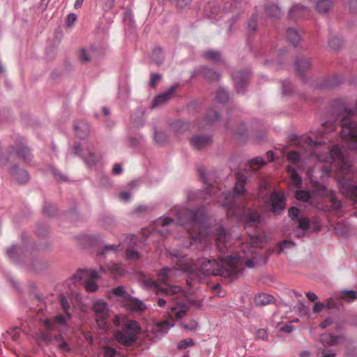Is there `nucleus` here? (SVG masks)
Wrapping results in <instances>:
<instances>
[{
	"label": "nucleus",
	"mask_w": 357,
	"mask_h": 357,
	"mask_svg": "<svg viewBox=\"0 0 357 357\" xmlns=\"http://www.w3.org/2000/svg\"><path fill=\"white\" fill-rule=\"evenodd\" d=\"M43 212L48 217L56 218L58 215V208L56 206L52 205L50 203H48L45 200Z\"/></svg>",
	"instance_id": "nucleus-44"
},
{
	"label": "nucleus",
	"mask_w": 357,
	"mask_h": 357,
	"mask_svg": "<svg viewBox=\"0 0 357 357\" xmlns=\"http://www.w3.org/2000/svg\"><path fill=\"white\" fill-rule=\"evenodd\" d=\"M296 199L302 202H308L311 198V191L305 190H298L295 193Z\"/></svg>",
	"instance_id": "nucleus-54"
},
{
	"label": "nucleus",
	"mask_w": 357,
	"mask_h": 357,
	"mask_svg": "<svg viewBox=\"0 0 357 357\" xmlns=\"http://www.w3.org/2000/svg\"><path fill=\"white\" fill-rule=\"evenodd\" d=\"M98 49L91 45L89 48H83L80 51L79 60L82 63H86L90 60L91 56H93Z\"/></svg>",
	"instance_id": "nucleus-36"
},
{
	"label": "nucleus",
	"mask_w": 357,
	"mask_h": 357,
	"mask_svg": "<svg viewBox=\"0 0 357 357\" xmlns=\"http://www.w3.org/2000/svg\"><path fill=\"white\" fill-rule=\"evenodd\" d=\"M114 295L122 298L124 301H128L132 298L123 286H118L112 290Z\"/></svg>",
	"instance_id": "nucleus-47"
},
{
	"label": "nucleus",
	"mask_w": 357,
	"mask_h": 357,
	"mask_svg": "<svg viewBox=\"0 0 357 357\" xmlns=\"http://www.w3.org/2000/svg\"><path fill=\"white\" fill-rule=\"evenodd\" d=\"M174 133L181 137L183 134L190 130V123L183 120H177L169 124Z\"/></svg>",
	"instance_id": "nucleus-23"
},
{
	"label": "nucleus",
	"mask_w": 357,
	"mask_h": 357,
	"mask_svg": "<svg viewBox=\"0 0 357 357\" xmlns=\"http://www.w3.org/2000/svg\"><path fill=\"white\" fill-rule=\"evenodd\" d=\"M100 278L96 269H82L79 268L77 272L70 278L72 284H75L78 281L84 280L88 278L99 279Z\"/></svg>",
	"instance_id": "nucleus-15"
},
{
	"label": "nucleus",
	"mask_w": 357,
	"mask_h": 357,
	"mask_svg": "<svg viewBox=\"0 0 357 357\" xmlns=\"http://www.w3.org/2000/svg\"><path fill=\"white\" fill-rule=\"evenodd\" d=\"M286 37L287 41L295 47H298L301 39L298 31L293 27H289L287 29Z\"/></svg>",
	"instance_id": "nucleus-34"
},
{
	"label": "nucleus",
	"mask_w": 357,
	"mask_h": 357,
	"mask_svg": "<svg viewBox=\"0 0 357 357\" xmlns=\"http://www.w3.org/2000/svg\"><path fill=\"white\" fill-rule=\"evenodd\" d=\"M20 240L22 244L21 247L17 248L16 244H13L6 250L7 256L15 264L21 262L20 256L22 254L43 249L40 246H38L34 240L29 238L26 232L23 231L21 234ZM49 246L50 245L45 246L43 249H47Z\"/></svg>",
	"instance_id": "nucleus-4"
},
{
	"label": "nucleus",
	"mask_w": 357,
	"mask_h": 357,
	"mask_svg": "<svg viewBox=\"0 0 357 357\" xmlns=\"http://www.w3.org/2000/svg\"><path fill=\"white\" fill-rule=\"evenodd\" d=\"M296 243L294 241L284 239L278 243L279 253L283 252L285 249L294 248Z\"/></svg>",
	"instance_id": "nucleus-56"
},
{
	"label": "nucleus",
	"mask_w": 357,
	"mask_h": 357,
	"mask_svg": "<svg viewBox=\"0 0 357 357\" xmlns=\"http://www.w3.org/2000/svg\"><path fill=\"white\" fill-rule=\"evenodd\" d=\"M300 208L296 206H291L288 210V215L292 220H297L300 217Z\"/></svg>",
	"instance_id": "nucleus-63"
},
{
	"label": "nucleus",
	"mask_w": 357,
	"mask_h": 357,
	"mask_svg": "<svg viewBox=\"0 0 357 357\" xmlns=\"http://www.w3.org/2000/svg\"><path fill=\"white\" fill-rule=\"evenodd\" d=\"M213 136L208 134L193 135L189 138L191 146L197 151L207 148L213 144Z\"/></svg>",
	"instance_id": "nucleus-12"
},
{
	"label": "nucleus",
	"mask_w": 357,
	"mask_h": 357,
	"mask_svg": "<svg viewBox=\"0 0 357 357\" xmlns=\"http://www.w3.org/2000/svg\"><path fill=\"white\" fill-rule=\"evenodd\" d=\"M221 115L215 107L208 108L206 113V119L208 123L213 124L220 121Z\"/></svg>",
	"instance_id": "nucleus-38"
},
{
	"label": "nucleus",
	"mask_w": 357,
	"mask_h": 357,
	"mask_svg": "<svg viewBox=\"0 0 357 357\" xmlns=\"http://www.w3.org/2000/svg\"><path fill=\"white\" fill-rule=\"evenodd\" d=\"M287 196L282 190H273L268 196V199H264L266 206L270 204V211L275 215H280L286 208Z\"/></svg>",
	"instance_id": "nucleus-5"
},
{
	"label": "nucleus",
	"mask_w": 357,
	"mask_h": 357,
	"mask_svg": "<svg viewBox=\"0 0 357 357\" xmlns=\"http://www.w3.org/2000/svg\"><path fill=\"white\" fill-rule=\"evenodd\" d=\"M195 345V341L192 338H185L181 340L177 344V349L178 350H184L188 347Z\"/></svg>",
	"instance_id": "nucleus-55"
},
{
	"label": "nucleus",
	"mask_w": 357,
	"mask_h": 357,
	"mask_svg": "<svg viewBox=\"0 0 357 357\" xmlns=\"http://www.w3.org/2000/svg\"><path fill=\"white\" fill-rule=\"evenodd\" d=\"M258 27V14L253 13L248 22L247 30L249 35L254 33Z\"/></svg>",
	"instance_id": "nucleus-45"
},
{
	"label": "nucleus",
	"mask_w": 357,
	"mask_h": 357,
	"mask_svg": "<svg viewBox=\"0 0 357 357\" xmlns=\"http://www.w3.org/2000/svg\"><path fill=\"white\" fill-rule=\"evenodd\" d=\"M49 232V227L45 223H40L38 225L36 229V235L38 237H44L47 235Z\"/></svg>",
	"instance_id": "nucleus-59"
},
{
	"label": "nucleus",
	"mask_w": 357,
	"mask_h": 357,
	"mask_svg": "<svg viewBox=\"0 0 357 357\" xmlns=\"http://www.w3.org/2000/svg\"><path fill=\"white\" fill-rule=\"evenodd\" d=\"M39 340L48 344L53 340V335L50 331L43 332L39 335Z\"/></svg>",
	"instance_id": "nucleus-62"
},
{
	"label": "nucleus",
	"mask_w": 357,
	"mask_h": 357,
	"mask_svg": "<svg viewBox=\"0 0 357 357\" xmlns=\"http://www.w3.org/2000/svg\"><path fill=\"white\" fill-rule=\"evenodd\" d=\"M331 158L338 165V173L342 175L348 174L351 169V162L344 157L342 150L337 145L333 146L330 150Z\"/></svg>",
	"instance_id": "nucleus-8"
},
{
	"label": "nucleus",
	"mask_w": 357,
	"mask_h": 357,
	"mask_svg": "<svg viewBox=\"0 0 357 357\" xmlns=\"http://www.w3.org/2000/svg\"><path fill=\"white\" fill-rule=\"evenodd\" d=\"M202 56L206 61L213 62H221L222 61V54L220 51L214 49H208L204 51L202 54Z\"/></svg>",
	"instance_id": "nucleus-33"
},
{
	"label": "nucleus",
	"mask_w": 357,
	"mask_h": 357,
	"mask_svg": "<svg viewBox=\"0 0 357 357\" xmlns=\"http://www.w3.org/2000/svg\"><path fill=\"white\" fill-rule=\"evenodd\" d=\"M180 84L178 82L174 83L167 91L156 95L152 101V107H156L167 102L173 97L175 93V90L178 88Z\"/></svg>",
	"instance_id": "nucleus-14"
},
{
	"label": "nucleus",
	"mask_w": 357,
	"mask_h": 357,
	"mask_svg": "<svg viewBox=\"0 0 357 357\" xmlns=\"http://www.w3.org/2000/svg\"><path fill=\"white\" fill-rule=\"evenodd\" d=\"M344 340V337L342 335L336 336L330 333H324L320 337L321 342L328 347L335 346Z\"/></svg>",
	"instance_id": "nucleus-29"
},
{
	"label": "nucleus",
	"mask_w": 357,
	"mask_h": 357,
	"mask_svg": "<svg viewBox=\"0 0 357 357\" xmlns=\"http://www.w3.org/2000/svg\"><path fill=\"white\" fill-rule=\"evenodd\" d=\"M197 77H202L208 82H218L222 75L218 70H215L207 66L201 65L194 69L190 77L193 78Z\"/></svg>",
	"instance_id": "nucleus-11"
},
{
	"label": "nucleus",
	"mask_w": 357,
	"mask_h": 357,
	"mask_svg": "<svg viewBox=\"0 0 357 357\" xmlns=\"http://www.w3.org/2000/svg\"><path fill=\"white\" fill-rule=\"evenodd\" d=\"M356 112H357V101L355 109L344 108L339 117L341 124V139L347 144L349 149L357 151V124L351 119Z\"/></svg>",
	"instance_id": "nucleus-2"
},
{
	"label": "nucleus",
	"mask_w": 357,
	"mask_h": 357,
	"mask_svg": "<svg viewBox=\"0 0 357 357\" xmlns=\"http://www.w3.org/2000/svg\"><path fill=\"white\" fill-rule=\"evenodd\" d=\"M264 10L266 15L269 17L272 18H280L283 14V12L279 5L274 2L266 4Z\"/></svg>",
	"instance_id": "nucleus-30"
},
{
	"label": "nucleus",
	"mask_w": 357,
	"mask_h": 357,
	"mask_svg": "<svg viewBox=\"0 0 357 357\" xmlns=\"http://www.w3.org/2000/svg\"><path fill=\"white\" fill-rule=\"evenodd\" d=\"M162 79V75L158 73H151L150 75L149 86L154 89L157 84Z\"/></svg>",
	"instance_id": "nucleus-61"
},
{
	"label": "nucleus",
	"mask_w": 357,
	"mask_h": 357,
	"mask_svg": "<svg viewBox=\"0 0 357 357\" xmlns=\"http://www.w3.org/2000/svg\"><path fill=\"white\" fill-rule=\"evenodd\" d=\"M15 152L17 156L24 163L30 162L33 158L32 149L28 146L23 137H17L15 141V145H10L8 149V153L10 155Z\"/></svg>",
	"instance_id": "nucleus-7"
},
{
	"label": "nucleus",
	"mask_w": 357,
	"mask_h": 357,
	"mask_svg": "<svg viewBox=\"0 0 357 357\" xmlns=\"http://www.w3.org/2000/svg\"><path fill=\"white\" fill-rule=\"evenodd\" d=\"M297 222L298 226L294 229V235L297 238H303L306 231L310 227V220L307 217H300Z\"/></svg>",
	"instance_id": "nucleus-24"
},
{
	"label": "nucleus",
	"mask_w": 357,
	"mask_h": 357,
	"mask_svg": "<svg viewBox=\"0 0 357 357\" xmlns=\"http://www.w3.org/2000/svg\"><path fill=\"white\" fill-rule=\"evenodd\" d=\"M295 71L301 82L303 84H307L310 78L307 75L310 72L311 63L308 59L303 56H298L294 61Z\"/></svg>",
	"instance_id": "nucleus-10"
},
{
	"label": "nucleus",
	"mask_w": 357,
	"mask_h": 357,
	"mask_svg": "<svg viewBox=\"0 0 357 357\" xmlns=\"http://www.w3.org/2000/svg\"><path fill=\"white\" fill-rule=\"evenodd\" d=\"M309 13L308 8L300 3H296L291 7L288 13V17L290 20H298L305 17Z\"/></svg>",
	"instance_id": "nucleus-20"
},
{
	"label": "nucleus",
	"mask_w": 357,
	"mask_h": 357,
	"mask_svg": "<svg viewBox=\"0 0 357 357\" xmlns=\"http://www.w3.org/2000/svg\"><path fill=\"white\" fill-rule=\"evenodd\" d=\"M151 58L156 65L161 66L165 61L163 49L160 46L154 47L151 52Z\"/></svg>",
	"instance_id": "nucleus-35"
},
{
	"label": "nucleus",
	"mask_w": 357,
	"mask_h": 357,
	"mask_svg": "<svg viewBox=\"0 0 357 357\" xmlns=\"http://www.w3.org/2000/svg\"><path fill=\"white\" fill-rule=\"evenodd\" d=\"M317 194L321 195H328L330 196L333 208L335 209L341 208L342 202L333 196V191L328 190L324 185H321L318 183L314 181V195Z\"/></svg>",
	"instance_id": "nucleus-17"
},
{
	"label": "nucleus",
	"mask_w": 357,
	"mask_h": 357,
	"mask_svg": "<svg viewBox=\"0 0 357 357\" xmlns=\"http://www.w3.org/2000/svg\"><path fill=\"white\" fill-rule=\"evenodd\" d=\"M75 135L80 139H86L90 132V126L88 123L78 121L74 123Z\"/></svg>",
	"instance_id": "nucleus-25"
},
{
	"label": "nucleus",
	"mask_w": 357,
	"mask_h": 357,
	"mask_svg": "<svg viewBox=\"0 0 357 357\" xmlns=\"http://www.w3.org/2000/svg\"><path fill=\"white\" fill-rule=\"evenodd\" d=\"M275 298L271 294L266 293H259L254 298V303L256 306H264L274 303Z\"/></svg>",
	"instance_id": "nucleus-32"
},
{
	"label": "nucleus",
	"mask_w": 357,
	"mask_h": 357,
	"mask_svg": "<svg viewBox=\"0 0 357 357\" xmlns=\"http://www.w3.org/2000/svg\"><path fill=\"white\" fill-rule=\"evenodd\" d=\"M103 351L104 357H124L115 348L109 345L104 347Z\"/></svg>",
	"instance_id": "nucleus-52"
},
{
	"label": "nucleus",
	"mask_w": 357,
	"mask_h": 357,
	"mask_svg": "<svg viewBox=\"0 0 357 357\" xmlns=\"http://www.w3.org/2000/svg\"><path fill=\"white\" fill-rule=\"evenodd\" d=\"M108 304L103 298L96 299L93 302L92 310L94 314L108 310Z\"/></svg>",
	"instance_id": "nucleus-46"
},
{
	"label": "nucleus",
	"mask_w": 357,
	"mask_h": 357,
	"mask_svg": "<svg viewBox=\"0 0 357 357\" xmlns=\"http://www.w3.org/2000/svg\"><path fill=\"white\" fill-rule=\"evenodd\" d=\"M227 266L216 259L204 260L199 267L200 273L204 275H221L236 278L238 273L237 259L233 255L228 257Z\"/></svg>",
	"instance_id": "nucleus-1"
},
{
	"label": "nucleus",
	"mask_w": 357,
	"mask_h": 357,
	"mask_svg": "<svg viewBox=\"0 0 357 357\" xmlns=\"http://www.w3.org/2000/svg\"><path fill=\"white\" fill-rule=\"evenodd\" d=\"M301 154L297 151H291L287 155V158L293 164H297L301 160Z\"/></svg>",
	"instance_id": "nucleus-58"
},
{
	"label": "nucleus",
	"mask_w": 357,
	"mask_h": 357,
	"mask_svg": "<svg viewBox=\"0 0 357 357\" xmlns=\"http://www.w3.org/2000/svg\"><path fill=\"white\" fill-rule=\"evenodd\" d=\"M261 216L256 211H249L246 216V223L249 226L260 224Z\"/></svg>",
	"instance_id": "nucleus-42"
},
{
	"label": "nucleus",
	"mask_w": 357,
	"mask_h": 357,
	"mask_svg": "<svg viewBox=\"0 0 357 357\" xmlns=\"http://www.w3.org/2000/svg\"><path fill=\"white\" fill-rule=\"evenodd\" d=\"M252 73L249 69L235 70L231 73L235 91L237 93L245 94Z\"/></svg>",
	"instance_id": "nucleus-6"
},
{
	"label": "nucleus",
	"mask_w": 357,
	"mask_h": 357,
	"mask_svg": "<svg viewBox=\"0 0 357 357\" xmlns=\"http://www.w3.org/2000/svg\"><path fill=\"white\" fill-rule=\"evenodd\" d=\"M52 174L54 176L55 179L58 182H67L69 181V178L66 176L62 174L59 169L55 167H51L50 169Z\"/></svg>",
	"instance_id": "nucleus-57"
},
{
	"label": "nucleus",
	"mask_w": 357,
	"mask_h": 357,
	"mask_svg": "<svg viewBox=\"0 0 357 357\" xmlns=\"http://www.w3.org/2000/svg\"><path fill=\"white\" fill-rule=\"evenodd\" d=\"M130 307L132 311H144L146 309L143 301L138 298H131Z\"/></svg>",
	"instance_id": "nucleus-48"
},
{
	"label": "nucleus",
	"mask_w": 357,
	"mask_h": 357,
	"mask_svg": "<svg viewBox=\"0 0 357 357\" xmlns=\"http://www.w3.org/2000/svg\"><path fill=\"white\" fill-rule=\"evenodd\" d=\"M179 325L187 331H195L198 326L197 321L194 319H190L188 322L181 321Z\"/></svg>",
	"instance_id": "nucleus-51"
},
{
	"label": "nucleus",
	"mask_w": 357,
	"mask_h": 357,
	"mask_svg": "<svg viewBox=\"0 0 357 357\" xmlns=\"http://www.w3.org/2000/svg\"><path fill=\"white\" fill-rule=\"evenodd\" d=\"M142 327L138 321L129 319L121 325L120 330L114 333V338L124 347H131L137 340Z\"/></svg>",
	"instance_id": "nucleus-3"
},
{
	"label": "nucleus",
	"mask_w": 357,
	"mask_h": 357,
	"mask_svg": "<svg viewBox=\"0 0 357 357\" xmlns=\"http://www.w3.org/2000/svg\"><path fill=\"white\" fill-rule=\"evenodd\" d=\"M342 298L347 301H351L357 298V293L353 290H344L342 291Z\"/></svg>",
	"instance_id": "nucleus-64"
},
{
	"label": "nucleus",
	"mask_w": 357,
	"mask_h": 357,
	"mask_svg": "<svg viewBox=\"0 0 357 357\" xmlns=\"http://www.w3.org/2000/svg\"><path fill=\"white\" fill-rule=\"evenodd\" d=\"M342 193L347 197H354L357 185L351 180L342 178L340 181Z\"/></svg>",
	"instance_id": "nucleus-26"
},
{
	"label": "nucleus",
	"mask_w": 357,
	"mask_h": 357,
	"mask_svg": "<svg viewBox=\"0 0 357 357\" xmlns=\"http://www.w3.org/2000/svg\"><path fill=\"white\" fill-rule=\"evenodd\" d=\"M60 305L68 319H71L72 314L70 312V305L66 296H61L60 297Z\"/></svg>",
	"instance_id": "nucleus-53"
},
{
	"label": "nucleus",
	"mask_w": 357,
	"mask_h": 357,
	"mask_svg": "<svg viewBox=\"0 0 357 357\" xmlns=\"http://www.w3.org/2000/svg\"><path fill=\"white\" fill-rule=\"evenodd\" d=\"M333 7L332 0H318L316 4L317 12L319 13H326Z\"/></svg>",
	"instance_id": "nucleus-41"
},
{
	"label": "nucleus",
	"mask_w": 357,
	"mask_h": 357,
	"mask_svg": "<svg viewBox=\"0 0 357 357\" xmlns=\"http://www.w3.org/2000/svg\"><path fill=\"white\" fill-rule=\"evenodd\" d=\"M248 181V176L245 174L238 172L236 174V183L233 188V192L235 196H243L247 190L245 185Z\"/></svg>",
	"instance_id": "nucleus-19"
},
{
	"label": "nucleus",
	"mask_w": 357,
	"mask_h": 357,
	"mask_svg": "<svg viewBox=\"0 0 357 357\" xmlns=\"http://www.w3.org/2000/svg\"><path fill=\"white\" fill-rule=\"evenodd\" d=\"M191 220L195 224L200 226L206 225L207 229L210 228V225L206 222V211L203 207L192 211Z\"/></svg>",
	"instance_id": "nucleus-22"
},
{
	"label": "nucleus",
	"mask_w": 357,
	"mask_h": 357,
	"mask_svg": "<svg viewBox=\"0 0 357 357\" xmlns=\"http://www.w3.org/2000/svg\"><path fill=\"white\" fill-rule=\"evenodd\" d=\"M73 150L76 155L82 158L84 160V163L88 167L91 168L98 163V159L94 155V153L90 152L88 156L85 157L84 155L83 149L81 146L80 143L74 144Z\"/></svg>",
	"instance_id": "nucleus-18"
},
{
	"label": "nucleus",
	"mask_w": 357,
	"mask_h": 357,
	"mask_svg": "<svg viewBox=\"0 0 357 357\" xmlns=\"http://www.w3.org/2000/svg\"><path fill=\"white\" fill-rule=\"evenodd\" d=\"M168 310L179 321L187 314L189 307L184 303H178L174 306H168Z\"/></svg>",
	"instance_id": "nucleus-27"
},
{
	"label": "nucleus",
	"mask_w": 357,
	"mask_h": 357,
	"mask_svg": "<svg viewBox=\"0 0 357 357\" xmlns=\"http://www.w3.org/2000/svg\"><path fill=\"white\" fill-rule=\"evenodd\" d=\"M235 137L241 142H244L248 138V130L245 123L241 122L234 132Z\"/></svg>",
	"instance_id": "nucleus-39"
},
{
	"label": "nucleus",
	"mask_w": 357,
	"mask_h": 357,
	"mask_svg": "<svg viewBox=\"0 0 357 357\" xmlns=\"http://www.w3.org/2000/svg\"><path fill=\"white\" fill-rule=\"evenodd\" d=\"M9 173L15 178V182L20 185L26 184L30 180V175L27 170L20 168L17 164L10 167Z\"/></svg>",
	"instance_id": "nucleus-13"
},
{
	"label": "nucleus",
	"mask_w": 357,
	"mask_h": 357,
	"mask_svg": "<svg viewBox=\"0 0 357 357\" xmlns=\"http://www.w3.org/2000/svg\"><path fill=\"white\" fill-rule=\"evenodd\" d=\"M342 40L339 38H332L329 40L328 45L331 49L337 50L342 46Z\"/></svg>",
	"instance_id": "nucleus-60"
},
{
	"label": "nucleus",
	"mask_w": 357,
	"mask_h": 357,
	"mask_svg": "<svg viewBox=\"0 0 357 357\" xmlns=\"http://www.w3.org/2000/svg\"><path fill=\"white\" fill-rule=\"evenodd\" d=\"M176 324L174 322H170L169 321H157L154 324L151 332L154 337L160 340Z\"/></svg>",
	"instance_id": "nucleus-16"
},
{
	"label": "nucleus",
	"mask_w": 357,
	"mask_h": 357,
	"mask_svg": "<svg viewBox=\"0 0 357 357\" xmlns=\"http://www.w3.org/2000/svg\"><path fill=\"white\" fill-rule=\"evenodd\" d=\"M180 270L190 276H197L199 273H200L199 268L195 264H182L180 266Z\"/></svg>",
	"instance_id": "nucleus-40"
},
{
	"label": "nucleus",
	"mask_w": 357,
	"mask_h": 357,
	"mask_svg": "<svg viewBox=\"0 0 357 357\" xmlns=\"http://www.w3.org/2000/svg\"><path fill=\"white\" fill-rule=\"evenodd\" d=\"M218 231V236L215 238V244L220 252H225L227 250V241L230 237V234L222 225L219 226Z\"/></svg>",
	"instance_id": "nucleus-21"
},
{
	"label": "nucleus",
	"mask_w": 357,
	"mask_h": 357,
	"mask_svg": "<svg viewBox=\"0 0 357 357\" xmlns=\"http://www.w3.org/2000/svg\"><path fill=\"white\" fill-rule=\"evenodd\" d=\"M215 100L218 103L226 104L229 100V94L228 91L222 86H220L215 92Z\"/></svg>",
	"instance_id": "nucleus-37"
},
{
	"label": "nucleus",
	"mask_w": 357,
	"mask_h": 357,
	"mask_svg": "<svg viewBox=\"0 0 357 357\" xmlns=\"http://www.w3.org/2000/svg\"><path fill=\"white\" fill-rule=\"evenodd\" d=\"M285 169L294 187L301 188L303 180L296 169L290 165H287Z\"/></svg>",
	"instance_id": "nucleus-28"
},
{
	"label": "nucleus",
	"mask_w": 357,
	"mask_h": 357,
	"mask_svg": "<svg viewBox=\"0 0 357 357\" xmlns=\"http://www.w3.org/2000/svg\"><path fill=\"white\" fill-rule=\"evenodd\" d=\"M280 82L283 96H290L294 93V86L289 79L280 80Z\"/></svg>",
	"instance_id": "nucleus-49"
},
{
	"label": "nucleus",
	"mask_w": 357,
	"mask_h": 357,
	"mask_svg": "<svg viewBox=\"0 0 357 357\" xmlns=\"http://www.w3.org/2000/svg\"><path fill=\"white\" fill-rule=\"evenodd\" d=\"M95 320L98 328L100 330H105L107 327L108 319L109 317V309L94 314Z\"/></svg>",
	"instance_id": "nucleus-31"
},
{
	"label": "nucleus",
	"mask_w": 357,
	"mask_h": 357,
	"mask_svg": "<svg viewBox=\"0 0 357 357\" xmlns=\"http://www.w3.org/2000/svg\"><path fill=\"white\" fill-rule=\"evenodd\" d=\"M89 245L96 249L99 255H104L107 251H116L119 249V245L107 244L103 246L104 240L98 234L89 235L86 236Z\"/></svg>",
	"instance_id": "nucleus-9"
},
{
	"label": "nucleus",
	"mask_w": 357,
	"mask_h": 357,
	"mask_svg": "<svg viewBox=\"0 0 357 357\" xmlns=\"http://www.w3.org/2000/svg\"><path fill=\"white\" fill-rule=\"evenodd\" d=\"M53 340L58 343V348L66 352H70L71 347L69 344L64 340L63 336L61 334L53 335Z\"/></svg>",
	"instance_id": "nucleus-43"
},
{
	"label": "nucleus",
	"mask_w": 357,
	"mask_h": 357,
	"mask_svg": "<svg viewBox=\"0 0 357 357\" xmlns=\"http://www.w3.org/2000/svg\"><path fill=\"white\" fill-rule=\"evenodd\" d=\"M154 142L158 146L165 145L167 141V135L162 131L155 130L153 135Z\"/></svg>",
	"instance_id": "nucleus-50"
}]
</instances>
